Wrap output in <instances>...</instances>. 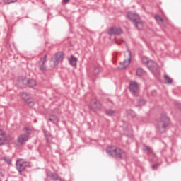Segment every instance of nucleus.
<instances>
[{"mask_svg": "<svg viewBox=\"0 0 181 181\" xmlns=\"http://www.w3.org/2000/svg\"><path fill=\"white\" fill-rule=\"evenodd\" d=\"M106 153L112 158L124 160L127 158V152L114 146H109L106 149Z\"/></svg>", "mask_w": 181, "mask_h": 181, "instance_id": "f257e3e1", "label": "nucleus"}, {"mask_svg": "<svg viewBox=\"0 0 181 181\" xmlns=\"http://www.w3.org/2000/svg\"><path fill=\"white\" fill-rule=\"evenodd\" d=\"M169 124H170L169 117L166 115V113H163L157 122L156 127L158 131L160 132V134L166 132Z\"/></svg>", "mask_w": 181, "mask_h": 181, "instance_id": "f03ea898", "label": "nucleus"}, {"mask_svg": "<svg viewBox=\"0 0 181 181\" xmlns=\"http://www.w3.org/2000/svg\"><path fill=\"white\" fill-rule=\"evenodd\" d=\"M127 18L129 21H132V23L139 30H142V29H144V22L141 20L139 15L135 13L129 12L127 14Z\"/></svg>", "mask_w": 181, "mask_h": 181, "instance_id": "7ed1b4c3", "label": "nucleus"}, {"mask_svg": "<svg viewBox=\"0 0 181 181\" xmlns=\"http://www.w3.org/2000/svg\"><path fill=\"white\" fill-rule=\"evenodd\" d=\"M64 59V54L62 52H58L54 54L49 61L50 67H56L59 66V63H62Z\"/></svg>", "mask_w": 181, "mask_h": 181, "instance_id": "20e7f679", "label": "nucleus"}, {"mask_svg": "<svg viewBox=\"0 0 181 181\" xmlns=\"http://www.w3.org/2000/svg\"><path fill=\"white\" fill-rule=\"evenodd\" d=\"M26 133L21 134L17 138V145L22 146L25 142H28L29 141V136L30 135V130L27 127L25 128Z\"/></svg>", "mask_w": 181, "mask_h": 181, "instance_id": "39448f33", "label": "nucleus"}, {"mask_svg": "<svg viewBox=\"0 0 181 181\" xmlns=\"http://www.w3.org/2000/svg\"><path fill=\"white\" fill-rule=\"evenodd\" d=\"M124 61L120 63L119 67L120 69H127L131 63V51H129V49H127V52H124Z\"/></svg>", "mask_w": 181, "mask_h": 181, "instance_id": "423d86ee", "label": "nucleus"}, {"mask_svg": "<svg viewBox=\"0 0 181 181\" xmlns=\"http://www.w3.org/2000/svg\"><path fill=\"white\" fill-rule=\"evenodd\" d=\"M102 107L103 105L98 100L93 99L90 103L89 110H90V111H93V112H98V111H101Z\"/></svg>", "mask_w": 181, "mask_h": 181, "instance_id": "0eeeda50", "label": "nucleus"}, {"mask_svg": "<svg viewBox=\"0 0 181 181\" xmlns=\"http://www.w3.org/2000/svg\"><path fill=\"white\" fill-rule=\"evenodd\" d=\"M129 90L132 95L136 97L139 93V84L136 81H130L129 82Z\"/></svg>", "mask_w": 181, "mask_h": 181, "instance_id": "6e6552de", "label": "nucleus"}, {"mask_svg": "<svg viewBox=\"0 0 181 181\" xmlns=\"http://www.w3.org/2000/svg\"><path fill=\"white\" fill-rule=\"evenodd\" d=\"M16 166L18 172L21 173V172L25 171V169L28 167V163L23 162L22 160H18Z\"/></svg>", "mask_w": 181, "mask_h": 181, "instance_id": "1a4fd4ad", "label": "nucleus"}, {"mask_svg": "<svg viewBox=\"0 0 181 181\" xmlns=\"http://www.w3.org/2000/svg\"><path fill=\"white\" fill-rule=\"evenodd\" d=\"M107 35H122V29L118 27H110L107 29Z\"/></svg>", "mask_w": 181, "mask_h": 181, "instance_id": "9d476101", "label": "nucleus"}, {"mask_svg": "<svg viewBox=\"0 0 181 181\" xmlns=\"http://www.w3.org/2000/svg\"><path fill=\"white\" fill-rule=\"evenodd\" d=\"M47 59V54L44 55L43 57L40 58V60L38 62V67L41 71H46V59Z\"/></svg>", "mask_w": 181, "mask_h": 181, "instance_id": "9b49d317", "label": "nucleus"}, {"mask_svg": "<svg viewBox=\"0 0 181 181\" xmlns=\"http://www.w3.org/2000/svg\"><path fill=\"white\" fill-rule=\"evenodd\" d=\"M21 98L25 101V103H26V104H28L29 107H33V105H35V101H33V99L29 98L28 93H22Z\"/></svg>", "mask_w": 181, "mask_h": 181, "instance_id": "f8f14e48", "label": "nucleus"}, {"mask_svg": "<svg viewBox=\"0 0 181 181\" xmlns=\"http://www.w3.org/2000/svg\"><path fill=\"white\" fill-rule=\"evenodd\" d=\"M21 83H23L24 86H28V87L31 88H33L35 86H36V81L34 79L23 78L21 80Z\"/></svg>", "mask_w": 181, "mask_h": 181, "instance_id": "ddd939ff", "label": "nucleus"}, {"mask_svg": "<svg viewBox=\"0 0 181 181\" xmlns=\"http://www.w3.org/2000/svg\"><path fill=\"white\" fill-rule=\"evenodd\" d=\"M47 177H49L51 180L53 181H64L62 178L59 177L57 173H52L50 171L47 172Z\"/></svg>", "mask_w": 181, "mask_h": 181, "instance_id": "4468645a", "label": "nucleus"}, {"mask_svg": "<svg viewBox=\"0 0 181 181\" xmlns=\"http://www.w3.org/2000/svg\"><path fill=\"white\" fill-rule=\"evenodd\" d=\"M8 141V136L6 133L3 130L0 129V146L5 145V142Z\"/></svg>", "mask_w": 181, "mask_h": 181, "instance_id": "2eb2a0df", "label": "nucleus"}, {"mask_svg": "<svg viewBox=\"0 0 181 181\" xmlns=\"http://www.w3.org/2000/svg\"><path fill=\"white\" fill-rule=\"evenodd\" d=\"M141 62L144 64H146L147 67H150L151 69V64H153L154 67H156V62L152 60H149L147 57H143L141 58Z\"/></svg>", "mask_w": 181, "mask_h": 181, "instance_id": "dca6fc26", "label": "nucleus"}, {"mask_svg": "<svg viewBox=\"0 0 181 181\" xmlns=\"http://www.w3.org/2000/svg\"><path fill=\"white\" fill-rule=\"evenodd\" d=\"M151 67H148V69H149V70L151 71H152V73H153L154 74H159V66H158V64H156V66L155 67V66H153V64H150Z\"/></svg>", "mask_w": 181, "mask_h": 181, "instance_id": "f3484780", "label": "nucleus"}, {"mask_svg": "<svg viewBox=\"0 0 181 181\" xmlns=\"http://www.w3.org/2000/svg\"><path fill=\"white\" fill-rule=\"evenodd\" d=\"M77 57L71 55V58L69 59V64H71L72 67H76V66H77Z\"/></svg>", "mask_w": 181, "mask_h": 181, "instance_id": "a211bd4d", "label": "nucleus"}, {"mask_svg": "<svg viewBox=\"0 0 181 181\" xmlns=\"http://www.w3.org/2000/svg\"><path fill=\"white\" fill-rule=\"evenodd\" d=\"M146 72L141 68H139L136 69V74L138 77H142V76H145Z\"/></svg>", "mask_w": 181, "mask_h": 181, "instance_id": "6ab92c4d", "label": "nucleus"}, {"mask_svg": "<svg viewBox=\"0 0 181 181\" xmlns=\"http://www.w3.org/2000/svg\"><path fill=\"white\" fill-rule=\"evenodd\" d=\"M164 80H165V84H172V83H173V81L172 80V78H170V77H169V76L166 74L164 75Z\"/></svg>", "mask_w": 181, "mask_h": 181, "instance_id": "aec40b11", "label": "nucleus"}, {"mask_svg": "<svg viewBox=\"0 0 181 181\" xmlns=\"http://www.w3.org/2000/svg\"><path fill=\"white\" fill-rule=\"evenodd\" d=\"M105 112L108 117H114L115 115V111L112 110H106Z\"/></svg>", "mask_w": 181, "mask_h": 181, "instance_id": "412c9836", "label": "nucleus"}, {"mask_svg": "<svg viewBox=\"0 0 181 181\" xmlns=\"http://www.w3.org/2000/svg\"><path fill=\"white\" fill-rule=\"evenodd\" d=\"M100 73H101V66L95 67V69L93 70V74L97 76V75L100 74Z\"/></svg>", "mask_w": 181, "mask_h": 181, "instance_id": "4be33fe9", "label": "nucleus"}, {"mask_svg": "<svg viewBox=\"0 0 181 181\" xmlns=\"http://www.w3.org/2000/svg\"><path fill=\"white\" fill-rule=\"evenodd\" d=\"M127 115L129 117H132V118H134V117H135V112H134L132 110H127Z\"/></svg>", "mask_w": 181, "mask_h": 181, "instance_id": "5701e85b", "label": "nucleus"}, {"mask_svg": "<svg viewBox=\"0 0 181 181\" xmlns=\"http://www.w3.org/2000/svg\"><path fill=\"white\" fill-rule=\"evenodd\" d=\"M145 100L142 98L137 100V105H139V107H142V105H145Z\"/></svg>", "mask_w": 181, "mask_h": 181, "instance_id": "b1692460", "label": "nucleus"}, {"mask_svg": "<svg viewBox=\"0 0 181 181\" xmlns=\"http://www.w3.org/2000/svg\"><path fill=\"white\" fill-rule=\"evenodd\" d=\"M3 160H4L7 165H12V160L8 157L3 158Z\"/></svg>", "mask_w": 181, "mask_h": 181, "instance_id": "393cba45", "label": "nucleus"}, {"mask_svg": "<svg viewBox=\"0 0 181 181\" xmlns=\"http://www.w3.org/2000/svg\"><path fill=\"white\" fill-rule=\"evenodd\" d=\"M144 151H146L148 153H152L153 152L152 148L148 146H144Z\"/></svg>", "mask_w": 181, "mask_h": 181, "instance_id": "a878e982", "label": "nucleus"}, {"mask_svg": "<svg viewBox=\"0 0 181 181\" xmlns=\"http://www.w3.org/2000/svg\"><path fill=\"white\" fill-rule=\"evenodd\" d=\"M155 19H156V21H157L158 22H163V18L160 16L156 15V16H155Z\"/></svg>", "mask_w": 181, "mask_h": 181, "instance_id": "bb28decb", "label": "nucleus"}, {"mask_svg": "<svg viewBox=\"0 0 181 181\" xmlns=\"http://www.w3.org/2000/svg\"><path fill=\"white\" fill-rule=\"evenodd\" d=\"M5 4H13L14 2H16L18 0H4Z\"/></svg>", "mask_w": 181, "mask_h": 181, "instance_id": "cd10ccee", "label": "nucleus"}, {"mask_svg": "<svg viewBox=\"0 0 181 181\" xmlns=\"http://www.w3.org/2000/svg\"><path fill=\"white\" fill-rule=\"evenodd\" d=\"M158 167V164H155L152 165L153 170H155V169H156V168Z\"/></svg>", "mask_w": 181, "mask_h": 181, "instance_id": "c85d7f7f", "label": "nucleus"}, {"mask_svg": "<svg viewBox=\"0 0 181 181\" xmlns=\"http://www.w3.org/2000/svg\"><path fill=\"white\" fill-rule=\"evenodd\" d=\"M48 121H49L50 122H52V124H54V121H53V119L52 118H49Z\"/></svg>", "mask_w": 181, "mask_h": 181, "instance_id": "c756f323", "label": "nucleus"}, {"mask_svg": "<svg viewBox=\"0 0 181 181\" xmlns=\"http://www.w3.org/2000/svg\"><path fill=\"white\" fill-rule=\"evenodd\" d=\"M177 108H179V110H181V104L179 103L177 105Z\"/></svg>", "mask_w": 181, "mask_h": 181, "instance_id": "7c9ffc66", "label": "nucleus"}, {"mask_svg": "<svg viewBox=\"0 0 181 181\" xmlns=\"http://www.w3.org/2000/svg\"><path fill=\"white\" fill-rule=\"evenodd\" d=\"M70 0H63V2L64 3V4H67V2H69Z\"/></svg>", "mask_w": 181, "mask_h": 181, "instance_id": "2f4dec72", "label": "nucleus"}, {"mask_svg": "<svg viewBox=\"0 0 181 181\" xmlns=\"http://www.w3.org/2000/svg\"><path fill=\"white\" fill-rule=\"evenodd\" d=\"M152 94H156V90H153Z\"/></svg>", "mask_w": 181, "mask_h": 181, "instance_id": "473e14b6", "label": "nucleus"}, {"mask_svg": "<svg viewBox=\"0 0 181 181\" xmlns=\"http://www.w3.org/2000/svg\"><path fill=\"white\" fill-rule=\"evenodd\" d=\"M1 176H4V175L2 174V173H1Z\"/></svg>", "mask_w": 181, "mask_h": 181, "instance_id": "72a5a7b5", "label": "nucleus"}]
</instances>
